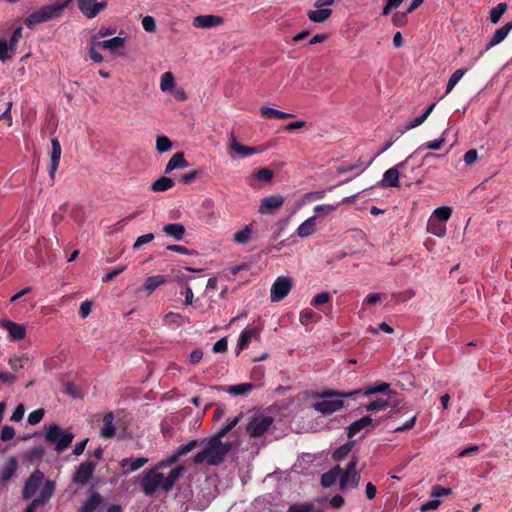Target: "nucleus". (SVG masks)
Masks as SVG:
<instances>
[{"mask_svg":"<svg viewBox=\"0 0 512 512\" xmlns=\"http://www.w3.org/2000/svg\"><path fill=\"white\" fill-rule=\"evenodd\" d=\"M160 469L157 464L143 476L140 485L145 495L151 496L157 490L170 491L185 471L181 465L174 467L167 475L159 472Z\"/></svg>","mask_w":512,"mask_h":512,"instance_id":"f257e3e1","label":"nucleus"},{"mask_svg":"<svg viewBox=\"0 0 512 512\" xmlns=\"http://www.w3.org/2000/svg\"><path fill=\"white\" fill-rule=\"evenodd\" d=\"M361 390L350 392L340 390H324L314 395L318 400L312 404V408L322 415H331L342 410L345 406L344 401L339 398H351L356 394H360Z\"/></svg>","mask_w":512,"mask_h":512,"instance_id":"f03ea898","label":"nucleus"},{"mask_svg":"<svg viewBox=\"0 0 512 512\" xmlns=\"http://www.w3.org/2000/svg\"><path fill=\"white\" fill-rule=\"evenodd\" d=\"M230 448L231 444L229 442H223L222 438L215 435L205 442L200 452L194 455L193 462L195 464L218 465L223 462Z\"/></svg>","mask_w":512,"mask_h":512,"instance_id":"7ed1b4c3","label":"nucleus"},{"mask_svg":"<svg viewBox=\"0 0 512 512\" xmlns=\"http://www.w3.org/2000/svg\"><path fill=\"white\" fill-rule=\"evenodd\" d=\"M71 0H57L48 5L42 6L39 10L31 13L25 20L27 27L32 28L42 22H47L61 17L64 10L69 6Z\"/></svg>","mask_w":512,"mask_h":512,"instance_id":"20e7f679","label":"nucleus"},{"mask_svg":"<svg viewBox=\"0 0 512 512\" xmlns=\"http://www.w3.org/2000/svg\"><path fill=\"white\" fill-rule=\"evenodd\" d=\"M44 438L47 442L55 444V450L60 453L71 445L74 434L56 423H51L44 427Z\"/></svg>","mask_w":512,"mask_h":512,"instance_id":"39448f33","label":"nucleus"},{"mask_svg":"<svg viewBox=\"0 0 512 512\" xmlns=\"http://www.w3.org/2000/svg\"><path fill=\"white\" fill-rule=\"evenodd\" d=\"M358 458L353 456L340 474V488L342 490L356 488L361 478V471L357 470Z\"/></svg>","mask_w":512,"mask_h":512,"instance_id":"423d86ee","label":"nucleus"},{"mask_svg":"<svg viewBox=\"0 0 512 512\" xmlns=\"http://www.w3.org/2000/svg\"><path fill=\"white\" fill-rule=\"evenodd\" d=\"M263 151V149L241 144L233 132L228 134V154L233 160L247 158Z\"/></svg>","mask_w":512,"mask_h":512,"instance_id":"0eeeda50","label":"nucleus"},{"mask_svg":"<svg viewBox=\"0 0 512 512\" xmlns=\"http://www.w3.org/2000/svg\"><path fill=\"white\" fill-rule=\"evenodd\" d=\"M159 87L162 92L170 93L178 101H185L187 99L185 90L177 86L175 77L170 71L161 75Z\"/></svg>","mask_w":512,"mask_h":512,"instance_id":"6e6552de","label":"nucleus"},{"mask_svg":"<svg viewBox=\"0 0 512 512\" xmlns=\"http://www.w3.org/2000/svg\"><path fill=\"white\" fill-rule=\"evenodd\" d=\"M293 287V280L289 276H279L275 279L270 289L272 302H279L284 299Z\"/></svg>","mask_w":512,"mask_h":512,"instance_id":"1a4fd4ad","label":"nucleus"},{"mask_svg":"<svg viewBox=\"0 0 512 512\" xmlns=\"http://www.w3.org/2000/svg\"><path fill=\"white\" fill-rule=\"evenodd\" d=\"M335 0H316L314 3L315 10H309L307 16L314 23H323L332 15V10L325 8L332 6Z\"/></svg>","mask_w":512,"mask_h":512,"instance_id":"9d476101","label":"nucleus"},{"mask_svg":"<svg viewBox=\"0 0 512 512\" xmlns=\"http://www.w3.org/2000/svg\"><path fill=\"white\" fill-rule=\"evenodd\" d=\"M273 421L274 419L271 416H254L247 425V433L251 437H260L270 428Z\"/></svg>","mask_w":512,"mask_h":512,"instance_id":"9b49d317","label":"nucleus"},{"mask_svg":"<svg viewBox=\"0 0 512 512\" xmlns=\"http://www.w3.org/2000/svg\"><path fill=\"white\" fill-rule=\"evenodd\" d=\"M282 195H270L261 199L258 212L262 215H273L277 213L284 204Z\"/></svg>","mask_w":512,"mask_h":512,"instance_id":"f8f14e48","label":"nucleus"},{"mask_svg":"<svg viewBox=\"0 0 512 512\" xmlns=\"http://www.w3.org/2000/svg\"><path fill=\"white\" fill-rule=\"evenodd\" d=\"M77 5L85 17L93 19L100 11L107 7V1L96 2L95 0H77Z\"/></svg>","mask_w":512,"mask_h":512,"instance_id":"ddd939ff","label":"nucleus"},{"mask_svg":"<svg viewBox=\"0 0 512 512\" xmlns=\"http://www.w3.org/2000/svg\"><path fill=\"white\" fill-rule=\"evenodd\" d=\"M197 440H190L187 444L179 446L174 453L168 456L167 459L158 463L159 468H166L176 463L181 456H184L194 450L197 446Z\"/></svg>","mask_w":512,"mask_h":512,"instance_id":"4468645a","label":"nucleus"},{"mask_svg":"<svg viewBox=\"0 0 512 512\" xmlns=\"http://www.w3.org/2000/svg\"><path fill=\"white\" fill-rule=\"evenodd\" d=\"M95 468L96 463L91 460L81 463L73 475V482L79 485H85L93 475Z\"/></svg>","mask_w":512,"mask_h":512,"instance_id":"2eb2a0df","label":"nucleus"},{"mask_svg":"<svg viewBox=\"0 0 512 512\" xmlns=\"http://www.w3.org/2000/svg\"><path fill=\"white\" fill-rule=\"evenodd\" d=\"M512 30V22L506 23L504 26L497 29L493 36L491 37L490 41L486 44L485 50L481 51L477 58L472 62L471 66H473L483 55L486 51L491 49L492 47L500 44L509 34V32Z\"/></svg>","mask_w":512,"mask_h":512,"instance_id":"dca6fc26","label":"nucleus"},{"mask_svg":"<svg viewBox=\"0 0 512 512\" xmlns=\"http://www.w3.org/2000/svg\"><path fill=\"white\" fill-rule=\"evenodd\" d=\"M223 22V18L219 15L206 14L194 17L192 24L195 28L210 29L221 26Z\"/></svg>","mask_w":512,"mask_h":512,"instance_id":"f3484780","label":"nucleus"},{"mask_svg":"<svg viewBox=\"0 0 512 512\" xmlns=\"http://www.w3.org/2000/svg\"><path fill=\"white\" fill-rule=\"evenodd\" d=\"M43 480L44 474L39 470L34 471L25 484L23 497L25 499L31 498L41 486Z\"/></svg>","mask_w":512,"mask_h":512,"instance_id":"a211bd4d","label":"nucleus"},{"mask_svg":"<svg viewBox=\"0 0 512 512\" xmlns=\"http://www.w3.org/2000/svg\"><path fill=\"white\" fill-rule=\"evenodd\" d=\"M62 154V148L60 142L57 138L51 139V151L49 153L50 156V165H49V176L53 179L56 171L58 169L60 159Z\"/></svg>","mask_w":512,"mask_h":512,"instance_id":"6ab92c4d","label":"nucleus"},{"mask_svg":"<svg viewBox=\"0 0 512 512\" xmlns=\"http://www.w3.org/2000/svg\"><path fill=\"white\" fill-rule=\"evenodd\" d=\"M0 327L7 330L11 340H22L26 336V328L22 324L3 319L0 320Z\"/></svg>","mask_w":512,"mask_h":512,"instance_id":"aec40b11","label":"nucleus"},{"mask_svg":"<svg viewBox=\"0 0 512 512\" xmlns=\"http://www.w3.org/2000/svg\"><path fill=\"white\" fill-rule=\"evenodd\" d=\"M260 337V331L257 328L244 329L238 339L237 353L246 349L252 340H257Z\"/></svg>","mask_w":512,"mask_h":512,"instance_id":"412c9836","label":"nucleus"},{"mask_svg":"<svg viewBox=\"0 0 512 512\" xmlns=\"http://www.w3.org/2000/svg\"><path fill=\"white\" fill-rule=\"evenodd\" d=\"M379 186L383 188H398L400 186V172L396 168H389L384 172Z\"/></svg>","mask_w":512,"mask_h":512,"instance_id":"4be33fe9","label":"nucleus"},{"mask_svg":"<svg viewBox=\"0 0 512 512\" xmlns=\"http://www.w3.org/2000/svg\"><path fill=\"white\" fill-rule=\"evenodd\" d=\"M126 43V38L121 36H116L98 43L100 48L106 49L110 51L112 54H120L121 50L124 48Z\"/></svg>","mask_w":512,"mask_h":512,"instance_id":"5701e85b","label":"nucleus"},{"mask_svg":"<svg viewBox=\"0 0 512 512\" xmlns=\"http://www.w3.org/2000/svg\"><path fill=\"white\" fill-rule=\"evenodd\" d=\"M316 220L317 218L315 216L309 217L299 225V227L295 231V234L300 238H306L311 236L312 234L315 233L317 229Z\"/></svg>","mask_w":512,"mask_h":512,"instance_id":"b1692460","label":"nucleus"},{"mask_svg":"<svg viewBox=\"0 0 512 512\" xmlns=\"http://www.w3.org/2000/svg\"><path fill=\"white\" fill-rule=\"evenodd\" d=\"M116 426L114 425V414L113 412H107L103 417V426L100 431V436L109 439L115 436Z\"/></svg>","mask_w":512,"mask_h":512,"instance_id":"393cba45","label":"nucleus"},{"mask_svg":"<svg viewBox=\"0 0 512 512\" xmlns=\"http://www.w3.org/2000/svg\"><path fill=\"white\" fill-rule=\"evenodd\" d=\"M186 323H190V319L176 312H168L163 318V324L172 328L181 327Z\"/></svg>","mask_w":512,"mask_h":512,"instance_id":"a878e982","label":"nucleus"},{"mask_svg":"<svg viewBox=\"0 0 512 512\" xmlns=\"http://www.w3.org/2000/svg\"><path fill=\"white\" fill-rule=\"evenodd\" d=\"M273 176V171L268 168H261L247 178V183L250 186H255L257 182H270Z\"/></svg>","mask_w":512,"mask_h":512,"instance_id":"bb28decb","label":"nucleus"},{"mask_svg":"<svg viewBox=\"0 0 512 512\" xmlns=\"http://www.w3.org/2000/svg\"><path fill=\"white\" fill-rule=\"evenodd\" d=\"M163 232L176 241H181L185 236V227L181 223H171L163 226Z\"/></svg>","mask_w":512,"mask_h":512,"instance_id":"cd10ccee","label":"nucleus"},{"mask_svg":"<svg viewBox=\"0 0 512 512\" xmlns=\"http://www.w3.org/2000/svg\"><path fill=\"white\" fill-rule=\"evenodd\" d=\"M254 386L251 383H239L236 385L222 386L219 390L227 392L233 396L245 395L253 390Z\"/></svg>","mask_w":512,"mask_h":512,"instance_id":"c85d7f7f","label":"nucleus"},{"mask_svg":"<svg viewBox=\"0 0 512 512\" xmlns=\"http://www.w3.org/2000/svg\"><path fill=\"white\" fill-rule=\"evenodd\" d=\"M319 318L320 317L310 308L301 310L299 314V321L306 327V331H310Z\"/></svg>","mask_w":512,"mask_h":512,"instance_id":"c756f323","label":"nucleus"},{"mask_svg":"<svg viewBox=\"0 0 512 512\" xmlns=\"http://www.w3.org/2000/svg\"><path fill=\"white\" fill-rule=\"evenodd\" d=\"M372 424V418L370 416H364L348 427V437L352 438L357 435L361 430L369 427Z\"/></svg>","mask_w":512,"mask_h":512,"instance_id":"7c9ffc66","label":"nucleus"},{"mask_svg":"<svg viewBox=\"0 0 512 512\" xmlns=\"http://www.w3.org/2000/svg\"><path fill=\"white\" fill-rule=\"evenodd\" d=\"M167 278L164 275H154L146 278L143 290L148 294L153 293L158 287L166 283Z\"/></svg>","mask_w":512,"mask_h":512,"instance_id":"2f4dec72","label":"nucleus"},{"mask_svg":"<svg viewBox=\"0 0 512 512\" xmlns=\"http://www.w3.org/2000/svg\"><path fill=\"white\" fill-rule=\"evenodd\" d=\"M446 225L432 217H429L427 222V232L437 236L439 238H442L446 235Z\"/></svg>","mask_w":512,"mask_h":512,"instance_id":"473e14b6","label":"nucleus"},{"mask_svg":"<svg viewBox=\"0 0 512 512\" xmlns=\"http://www.w3.org/2000/svg\"><path fill=\"white\" fill-rule=\"evenodd\" d=\"M259 112L267 119H286L294 117L291 113L283 112L267 106L260 107Z\"/></svg>","mask_w":512,"mask_h":512,"instance_id":"72a5a7b5","label":"nucleus"},{"mask_svg":"<svg viewBox=\"0 0 512 512\" xmlns=\"http://www.w3.org/2000/svg\"><path fill=\"white\" fill-rule=\"evenodd\" d=\"M188 165L189 164L185 160L183 153H175L168 161L165 168V173H170L174 169L186 168Z\"/></svg>","mask_w":512,"mask_h":512,"instance_id":"f704fd0d","label":"nucleus"},{"mask_svg":"<svg viewBox=\"0 0 512 512\" xmlns=\"http://www.w3.org/2000/svg\"><path fill=\"white\" fill-rule=\"evenodd\" d=\"M340 474L341 468L339 466H336L328 472L324 473L321 477L322 486L326 488L333 486L338 479L340 480Z\"/></svg>","mask_w":512,"mask_h":512,"instance_id":"c9c22d12","label":"nucleus"},{"mask_svg":"<svg viewBox=\"0 0 512 512\" xmlns=\"http://www.w3.org/2000/svg\"><path fill=\"white\" fill-rule=\"evenodd\" d=\"M103 503V498L98 493H93L90 498L81 506V512H95Z\"/></svg>","mask_w":512,"mask_h":512,"instance_id":"e433bc0d","label":"nucleus"},{"mask_svg":"<svg viewBox=\"0 0 512 512\" xmlns=\"http://www.w3.org/2000/svg\"><path fill=\"white\" fill-rule=\"evenodd\" d=\"M252 233H253V225L252 224L245 225L241 230L237 231L233 235V240L237 244L245 245L251 239Z\"/></svg>","mask_w":512,"mask_h":512,"instance_id":"4c0bfd02","label":"nucleus"},{"mask_svg":"<svg viewBox=\"0 0 512 512\" xmlns=\"http://www.w3.org/2000/svg\"><path fill=\"white\" fill-rule=\"evenodd\" d=\"M148 462V458L139 457L135 459L124 458L120 461V465L123 468L128 467V472H134L140 469Z\"/></svg>","mask_w":512,"mask_h":512,"instance_id":"58836bf2","label":"nucleus"},{"mask_svg":"<svg viewBox=\"0 0 512 512\" xmlns=\"http://www.w3.org/2000/svg\"><path fill=\"white\" fill-rule=\"evenodd\" d=\"M452 214V208L449 206H441L436 208L430 217L444 223L446 225V222L449 220Z\"/></svg>","mask_w":512,"mask_h":512,"instance_id":"ea45409f","label":"nucleus"},{"mask_svg":"<svg viewBox=\"0 0 512 512\" xmlns=\"http://www.w3.org/2000/svg\"><path fill=\"white\" fill-rule=\"evenodd\" d=\"M389 389V384L386 383V382H376L374 383L373 385H370L364 389H360L361 390V394H364L366 396L368 395H372V394H376V393H381V392H385Z\"/></svg>","mask_w":512,"mask_h":512,"instance_id":"a19ab883","label":"nucleus"},{"mask_svg":"<svg viewBox=\"0 0 512 512\" xmlns=\"http://www.w3.org/2000/svg\"><path fill=\"white\" fill-rule=\"evenodd\" d=\"M173 185L174 182L172 179L168 177H161L152 184L151 189L155 192H163L172 188Z\"/></svg>","mask_w":512,"mask_h":512,"instance_id":"79ce46f5","label":"nucleus"},{"mask_svg":"<svg viewBox=\"0 0 512 512\" xmlns=\"http://www.w3.org/2000/svg\"><path fill=\"white\" fill-rule=\"evenodd\" d=\"M507 8L508 6L506 3H499L497 6L493 7L490 10V21L493 24H497L500 21L502 15L507 11Z\"/></svg>","mask_w":512,"mask_h":512,"instance_id":"37998d69","label":"nucleus"},{"mask_svg":"<svg viewBox=\"0 0 512 512\" xmlns=\"http://www.w3.org/2000/svg\"><path fill=\"white\" fill-rule=\"evenodd\" d=\"M354 446V441H348L338 449H336L333 453V459L336 461H341L344 459L352 450Z\"/></svg>","mask_w":512,"mask_h":512,"instance_id":"c03bdc74","label":"nucleus"},{"mask_svg":"<svg viewBox=\"0 0 512 512\" xmlns=\"http://www.w3.org/2000/svg\"><path fill=\"white\" fill-rule=\"evenodd\" d=\"M466 69H457L449 78L447 86H446V94H449L456 84L461 80V78L465 75Z\"/></svg>","mask_w":512,"mask_h":512,"instance_id":"a18cd8bd","label":"nucleus"},{"mask_svg":"<svg viewBox=\"0 0 512 512\" xmlns=\"http://www.w3.org/2000/svg\"><path fill=\"white\" fill-rule=\"evenodd\" d=\"M384 294L382 293H370L368 294L365 299L363 300L362 302V308L363 309H367L371 306H374L376 304H378L383 298H384Z\"/></svg>","mask_w":512,"mask_h":512,"instance_id":"49530a36","label":"nucleus"},{"mask_svg":"<svg viewBox=\"0 0 512 512\" xmlns=\"http://www.w3.org/2000/svg\"><path fill=\"white\" fill-rule=\"evenodd\" d=\"M18 466L17 460L15 458H9L5 464L4 471L1 475L2 480H8L12 474L16 471Z\"/></svg>","mask_w":512,"mask_h":512,"instance_id":"de8ad7c7","label":"nucleus"},{"mask_svg":"<svg viewBox=\"0 0 512 512\" xmlns=\"http://www.w3.org/2000/svg\"><path fill=\"white\" fill-rule=\"evenodd\" d=\"M448 130H445L441 137L439 139H436L434 141H429V142H426L424 143L421 148H425V149H429V150H439L441 149L442 145L445 143L446 141V134H447Z\"/></svg>","mask_w":512,"mask_h":512,"instance_id":"09e8293b","label":"nucleus"},{"mask_svg":"<svg viewBox=\"0 0 512 512\" xmlns=\"http://www.w3.org/2000/svg\"><path fill=\"white\" fill-rule=\"evenodd\" d=\"M390 406L387 399L379 398L366 406L367 411H380L385 410Z\"/></svg>","mask_w":512,"mask_h":512,"instance_id":"8fccbe9b","label":"nucleus"},{"mask_svg":"<svg viewBox=\"0 0 512 512\" xmlns=\"http://www.w3.org/2000/svg\"><path fill=\"white\" fill-rule=\"evenodd\" d=\"M172 147V142L170 139L164 135L158 136L156 139V149L160 153H164L170 150Z\"/></svg>","mask_w":512,"mask_h":512,"instance_id":"3c124183","label":"nucleus"},{"mask_svg":"<svg viewBox=\"0 0 512 512\" xmlns=\"http://www.w3.org/2000/svg\"><path fill=\"white\" fill-rule=\"evenodd\" d=\"M12 49H9L8 41L5 38H0V60L7 61L13 56Z\"/></svg>","mask_w":512,"mask_h":512,"instance_id":"603ef678","label":"nucleus"},{"mask_svg":"<svg viewBox=\"0 0 512 512\" xmlns=\"http://www.w3.org/2000/svg\"><path fill=\"white\" fill-rule=\"evenodd\" d=\"M22 37V27H17L9 41H8V46H9V49H12V53H15L16 52V49H17V46H18V43H19V40L21 39Z\"/></svg>","mask_w":512,"mask_h":512,"instance_id":"864d4df0","label":"nucleus"},{"mask_svg":"<svg viewBox=\"0 0 512 512\" xmlns=\"http://www.w3.org/2000/svg\"><path fill=\"white\" fill-rule=\"evenodd\" d=\"M45 415V410L43 408H38L32 411L27 418V421L30 425H36L41 422Z\"/></svg>","mask_w":512,"mask_h":512,"instance_id":"5fc2aeb1","label":"nucleus"},{"mask_svg":"<svg viewBox=\"0 0 512 512\" xmlns=\"http://www.w3.org/2000/svg\"><path fill=\"white\" fill-rule=\"evenodd\" d=\"M331 300V296L328 292H321L319 294H316L312 300H311V305L312 306H315V307H318L320 305H324L326 303H329Z\"/></svg>","mask_w":512,"mask_h":512,"instance_id":"6e6d98bb","label":"nucleus"},{"mask_svg":"<svg viewBox=\"0 0 512 512\" xmlns=\"http://www.w3.org/2000/svg\"><path fill=\"white\" fill-rule=\"evenodd\" d=\"M314 505L310 502L294 504L288 508V512H314Z\"/></svg>","mask_w":512,"mask_h":512,"instance_id":"4d7b16f0","label":"nucleus"},{"mask_svg":"<svg viewBox=\"0 0 512 512\" xmlns=\"http://www.w3.org/2000/svg\"><path fill=\"white\" fill-rule=\"evenodd\" d=\"M55 490V484L54 482L52 481H46L42 487V490H41V498H39L40 500L43 501V503L45 502V500H47L48 498L51 497V495L53 494Z\"/></svg>","mask_w":512,"mask_h":512,"instance_id":"13d9d810","label":"nucleus"},{"mask_svg":"<svg viewBox=\"0 0 512 512\" xmlns=\"http://www.w3.org/2000/svg\"><path fill=\"white\" fill-rule=\"evenodd\" d=\"M239 422V417L228 419L224 427H222L215 435L223 438L230 430H232Z\"/></svg>","mask_w":512,"mask_h":512,"instance_id":"bf43d9fd","label":"nucleus"},{"mask_svg":"<svg viewBox=\"0 0 512 512\" xmlns=\"http://www.w3.org/2000/svg\"><path fill=\"white\" fill-rule=\"evenodd\" d=\"M142 27L148 33H154L156 31V21L152 16H145L142 18Z\"/></svg>","mask_w":512,"mask_h":512,"instance_id":"052dcab7","label":"nucleus"},{"mask_svg":"<svg viewBox=\"0 0 512 512\" xmlns=\"http://www.w3.org/2000/svg\"><path fill=\"white\" fill-rule=\"evenodd\" d=\"M153 240H154V234H152V233H147V234L141 235L134 242L133 249L137 250L141 246L148 244V243L152 242Z\"/></svg>","mask_w":512,"mask_h":512,"instance_id":"680f3d73","label":"nucleus"},{"mask_svg":"<svg viewBox=\"0 0 512 512\" xmlns=\"http://www.w3.org/2000/svg\"><path fill=\"white\" fill-rule=\"evenodd\" d=\"M115 31H116V30H115V29H113V28H111V27H105V26H103V27H101V28L99 29V31L97 32V34H95V35H93V36L91 37V42H98V40H99L100 38H104V37L110 36V35L114 34V33H115Z\"/></svg>","mask_w":512,"mask_h":512,"instance_id":"e2e57ef3","label":"nucleus"},{"mask_svg":"<svg viewBox=\"0 0 512 512\" xmlns=\"http://www.w3.org/2000/svg\"><path fill=\"white\" fill-rule=\"evenodd\" d=\"M452 493L450 488L443 487L441 485H435L431 490V497L439 498L443 496H448Z\"/></svg>","mask_w":512,"mask_h":512,"instance_id":"0e129e2a","label":"nucleus"},{"mask_svg":"<svg viewBox=\"0 0 512 512\" xmlns=\"http://www.w3.org/2000/svg\"><path fill=\"white\" fill-rule=\"evenodd\" d=\"M99 42H91L90 48H89V56L91 60H93L95 63H101L103 61V56L97 51V47Z\"/></svg>","mask_w":512,"mask_h":512,"instance_id":"69168bd1","label":"nucleus"},{"mask_svg":"<svg viewBox=\"0 0 512 512\" xmlns=\"http://www.w3.org/2000/svg\"><path fill=\"white\" fill-rule=\"evenodd\" d=\"M15 436V430L12 426L5 425L1 429L0 439L2 441L11 440Z\"/></svg>","mask_w":512,"mask_h":512,"instance_id":"338daca9","label":"nucleus"},{"mask_svg":"<svg viewBox=\"0 0 512 512\" xmlns=\"http://www.w3.org/2000/svg\"><path fill=\"white\" fill-rule=\"evenodd\" d=\"M126 225H127V219H121L117 223H115L113 225H110L107 228V233L109 235H113L115 233H118V232L122 231Z\"/></svg>","mask_w":512,"mask_h":512,"instance_id":"774afa93","label":"nucleus"}]
</instances>
